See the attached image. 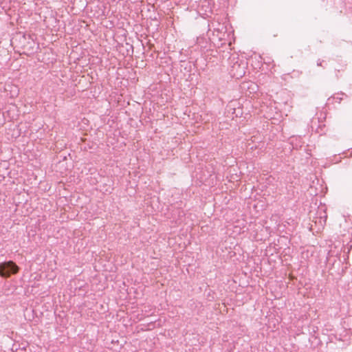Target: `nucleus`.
Segmentation results:
<instances>
[{
	"label": "nucleus",
	"mask_w": 352,
	"mask_h": 352,
	"mask_svg": "<svg viewBox=\"0 0 352 352\" xmlns=\"http://www.w3.org/2000/svg\"><path fill=\"white\" fill-rule=\"evenodd\" d=\"M19 267L12 261L0 263V276L3 278H8L11 274L18 272Z\"/></svg>",
	"instance_id": "obj_1"
},
{
	"label": "nucleus",
	"mask_w": 352,
	"mask_h": 352,
	"mask_svg": "<svg viewBox=\"0 0 352 352\" xmlns=\"http://www.w3.org/2000/svg\"><path fill=\"white\" fill-rule=\"evenodd\" d=\"M351 154H352V153Z\"/></svg>",
	"instance_id": "obj_5"
},
{
	"label": "nucleus",
	"mask_w": 352,
	"mask_h": 352,
	"mask_svg": "<svg viewBox=\"0 0 352 352\" xmlns=\"http://www.w3.org/2000/svg\"><path fill=\"white\" fill-rule=\"evenodd\" d=\"M245 74V72L243 70V67L242 68L241 71H240L238 74H234V76H235L236 78L242 77Z\"/></svg>",
	"instance_id": "obj_2"
},
{
	"label": "nucleus",
	"mask_w": 352,
	"mask_h": 352,
	"mask_svg": "<svg viewBox=\"0 0 352 352\" xmlns=\"http://www.w3.org/2000/svg\"><path fill=\"white\" fill-rule=\"evenodd\" d=\"M352 249V244L351 245H349V247H348V253L351 251V250Z\"/></svg>",
	"instance_id": "obj_3"
},
{
	"label": "nucleus",
	"mask_w": 352,
	"mask_h": 352,
	"mask_svg": "<svg viewBox=\"0 0 352 352\" xmlns=\"http://www.w3.org/2000/svg\"><path fill=\"white\" fill-rule=\"evenodd\" d=\"M240 67V65H239V64H237V63L234 64V65H233V69H234V68H235V67Z\"/></svg>",
	"instance_id": "obj_4"
}]
</instances>
